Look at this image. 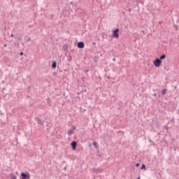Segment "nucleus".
Instances as JSON below:
<instances>
[{
	"instance_id": "1",
	"label": "nucleus",
	"mask_w": 179,
	"mask_h": 179,
	"mask_svg": "<svg viewBox=\"0 0 179 179\" xmlns=\"http://www.w3.org/2000/svg\"><path fill=\"white\" fill-rule=\"evenodd\" d=\"M153 64L155 68H159V66H160V64H162V60H160L159 58H157L154 61Z\"/></svg>"
},
{
	"instance_id": "2",
	"label": "nucleus",
	"mask_w": 179,
	"mask_h": 179,
	"mask_svg": "<svg viewBox=\"0 0 179 179\" xmlns=\"http://www.w3.org/2000/svg\"><path fill=\"white\" fill-rule=\"evenodd\" d=\"M21 177H22V179H30V173H21Z\"/></svg>"
},
{
	"instance_id": "3",
	"label": "nucleus",
	"mask_w": 179,
	"mask_h": 179,
	"mask_svg": "<svg viewBox=\"0 0 179 179\" xmlns=\"http://www.w3.org/2000/svg\"><path fill=\"white\" fill-rule=\"evenodd\" d=\"M118 31H120V29H116L113 31V37H115V38H118V37H120V34H118Z\"/></svg>"
},
{
	"instance_id": "4",
	"label": "nucleus",
	"mask_w": 179,
	"mask_h": 179,
	"mask_svg": "<svg viewBox=\"0 0 179 179\" xmlns=\"http://www.w3.org/2000/svg\"><path fill=\"white\" fill-rule=\"evenodd\" d=\"M71 146H72V149L73 150H76V146L78 145V143L76 141H72V143H71Z\"/></svg>"
},
{
	"instance_id": "5",
	"label": "nucleus",
	"mask_w": 179,
	"mask_h": 179,
	"mask_svg": "<svg viewBox=\"0 0 179 179\" xmlns=\"http://www.w3.org/2000/svg\"><path fill=\"white\" fill-rule=\"evenodd\" d=\"M36 120L37 121L39 125H44V121L41 120L39 117H36Z\"/></svg>"
},
{
	"instance_id": "6",
	"label": "nucleus",
	"mask_w": 179,
	"mask_h": 179,
	"mask_svg": "<svg viewBox=\"0 0 179 179\" xmlns=\"http://www.w3.org/2000/svg\"><path fill=\"white\" fill-rule=\"evenodd\" d=\"M77 47L78 48H85V43L83 42H79Z\"/></svg>"
},
{
	"instance_id": "7",
	"label": "nucleus",
	"mask_w": 179,
	"mask_h": 179,
	"mask_svg": "<svg viewBox=\"0 0 179 179\" xmlns=\"http://www.w3.org/2000/svg\"><path fill=\"white\" fill-rule=\"evenodd\" d=\"M52 68H53V69H55V68H57V62H54L52 64Z\"/></svg>"
},
{
	"instance_id": "8",
	"label": "nucleus",
	"mask_w": 179,
	"mask_h": 179,
	"mask_svg": "<svg viewBox=\"0 0 179 179\" xmlns=\"http://www.w3.org/2000/svg\"><path fill=\"white\" fill-rule=\"evenodd\" d=\"M92 145L94 146V148H96V149H99V146H97V142L94 141Z\"/></svg>"
},
{
	"instance_id": "9",
	"label": "nucleus",
	"mask_w": 179,
	"mask_h": 179,
	"mask_svg": "<svg viewBox=\"0 0 179 179\" xmlns=\"http://www.w3.org/2000/svg\"><path fill=\"white\" fill-rule=\"evenodd\" d=\"M166 93H167V89H164L162 91V94H163V96H164V94H166Z\"/></svg>"
},
{
	"instance_id": "10",
	"label": "nucleus",
	"mask_w": 179,
	"mask_h": 179,
	"mask_svg": "<svg viewBox=\"0 0 179 179\" xmlns=\"http://www.w3.org/2000/svg\"><path fill=\"white\" fill-rule=\"evenodd\" d=\"M166 59V55H162L159 57L160 61H162V59Z\"/></svg>"
},
{
	"instance_id": "11",
	"label": "nucleus",
	"mask_w": 179,
	"mask_h": 179,
	"mask_svg": "<svg viewBox=\"0 0 179 179\" xmlns=\"http://www.w3.org/2000/svg\"><path fill=\"white\" fill-rule=\"evenodd\" d=\"M63 48L65 51H68V45H64Z\"/></svg>"
},
{
	"instance_id": "12",
	"label": "nucleus",
	"mask_w": 179,
	"mask_h": 179,
	"mask_svg": "<svg viewBox=\"0 0 179 179\" xmlns=\"http://www.w3.org/2000/svg\"><path fill=\"white\" fill-rule=\"evenodd\" d=\"M141 170L146 171V166H145V164H142Z\"/></svg>"
},
{
	"instance_id": "13",
	"label": "nucleus",
	"mask_w": 179,
	"mask_h": 179,
	"mask_svg": "<svg viewBox=\"0 0 179 179\" xmlns=\"http://www.w3.org/2000/svg\"><path fill=\"white\" fill-rule=\"evenodd\" d=\"M72 134H73V131L71 129L68 131V135H71Z\"/></svg>"
},
{
	"instance_id": "14",
	"label": "nucleus",
	"mask_w": 179,
	"mask_h": 179,
	"mask_svg": "<svg viewBox=\"0 0 179 179\" xmlns=\"http://www.w3.org/2000/svg\"><path fill=\"white\" fill-rule=\"evenodd\" d=\"M67 61H69V62H71V61H72V57H69L67 58Z\"/></svg>"
},
{
	"instance_id": "15",
	"label": "nucleus",
	"mask_w": 179,
	"mask_h": 179,
	"mask_svg": "<svg viewBox=\"0 0 179 179\" xmlns=\"http://www.w3.org/2000/svg\"><path fill=\"white\" fill-rule=\"evenodd\" d=\"M11 179H17V178L15 175H12L11 176Z\"/></svg>"
},
{
	"instance_id": "16",
	"label": "nucleus",
	"mask_w": 179,
	"mask_h": 179,
	"mask_svg": "<svg viewBox=\"0 0 179 179\" xmlns=\"http://www.w3.org/2000/svg\"><path fill=\"white\" fill-rule=\"evenodd\" d=\"M17 40L18 41H22V37H17Z\"/></svg>"
},
{
	"instance_id": "17",
	"label": "nucleus",
	"mask_w": 179,
	"mask_h": 179,
	"mask_svg": "<svg viewBox=\"0 0 179 179\" xmlns=\"http://www.w3.org/2000/svg\"><path fill=\"white\" fill-rule=\"evenodd\" d=\"M10 37H11L12 38H13V37H15V35H14L13 34H10Z\"/></svg>"
},
{
	"instance_id": "18",
	"label": "nucleus",
	"mask_w": 179,
	"mask_h": 179,
	"mask_svg": "<svg viewBox=\"0 0 179 179\" xmlns=\"http://www.w3.org/2000/svg\"><path fill=\"white\" fill-rule=\"evenodd\" d=\"M139 166H141V164H136V167H139Z\"/></svg>"
},
{
	"instance_id": "19",
	"label": "nucleus",
	"mask_w": 179,
	"mask_h": 179,
	"mask_svg": "<svg viewBox=\"0 0 179 179\" xmlns=\"http://www.w3.org/2000/svg\"><path fill=\"white\" fill-rule=\"evenodd\" d=\"M73 131H75L76 129V127L75 126H73Z\"/></svg>"
},
{
	"instance_id": "20",
	"label": "nucleus",
	"mask_w": 179,
	"mask_h": 179,
	"mask_svg": "<svg viewBox=\"0 0 179 179\" xmlns=\"http://www.w3.org/2000/svg\"><path fill=\"white\" fill-rule=\"evenodd\" d=\"M20 55H23V52H21L20 53Z\"/></svg>"
},
{
	"instance_id": "21",
	"label": "nucleus",
	"mask_w": 179,
	"mask_h": 179,
	"mask_svg": "<svg viewBox=\"0 0 179 179\" xmlns=\"http://www.w3.org/2000/svg\"><path fill=\"white\" fill-rule=\"evenodd\" d=\"M73 4V1L70 2V5Z\"/></svg>"
},
{
	"instance_id": "22",
	"label": "nucleus",
	"mask_w": 179,
	"mask_h": 179,
	"mask_svg": "<svg viewBox=\"0 0 179 179\" xmlns=\"http://www.w3.org/2000/svg\"><path fill=\"white\" fill-rule=\"evenodd\" d=\"M31 39L30 38H28L27 41H30Z\"/></svg>"
},
{
	"instance_id": "23",
	"label": "nucleus",
	"mask_w": 179,
	"mask_h": 179,
	"mask_svg": "<svg viewBox=\"0 0 179 179\" xmlns=\"http://www.w3.org/2000/svg\"><path fill=\"white\" fill-rule=\"evenodd\" d=\"M142 33H143V34H145V31L143 30V31H142Z\"/></svg>"
},
{
	"instance_id": "24",
	"label": "nucleus",
	"mask_w": 179,
	"mask_h": 179,
	"mask_svg": "<svg viewBox=\"0 0 179 179\" xmlns=\"http://www.w3.org/2000/svg\"><path fill=\"white\" fill-rule=\"evenodd\" d=\"M154 96H157V94L155 93V94H154Z\"/></svg>"
},
{
	"instance_id": "25",
	"label": "nucleus",
	"mask_w": 179,
	"mask_h": 179,
	"mask_svg": "<svg viewBox=\"0 0 179 179\" xmlns=\"http://www.w3.org/2000/svg\"><path fill=\"white\" fill-rule=\"evenodd\" d=\"M113 61L115 62V58H113Z\"/></svg>"
},
{
	"instance_id": "26",
	"label": "nucleus",
	"mask_w": 179,
	"mask_h": 179,
	"mask_svg": "<svg viewBox=\"0 0 179 179\" xmlns=\"http://www.w3.org/2000/svg\"><path fill=\"white\" fill-rule=\"evenodd\" d=\"M107 79H110V76H108V77H107Z\"/></svg>"
},
{
	"instance_id": "27",
	"label": "nucleus",
	"mask_w": 179,
	"mask_h": 179,
	"mask_svg": "<svg viewBox=\"0 0 179 179\" xmlns=\"http://www.w3.org/2000/svg\"><path fill=\"white\" fill-rule=\"evenodd\" d=\"M3 47H6V44H4Z\"/></svg>"
},
{
	"instance_id": "28",
	"label": "nucleus",
	"mask_w": 179,
	"mask_h": 179,
	"mask_svg": "<svg viewBox=\"0 0 179 179\" xmlns=\"http://www.w3.org/2000/svg\"><path fill=\"white\" fill-rule=\"evenodd\" d=\"M64 170H66V167H64Z\"/></svg>"
},
{
	"instance_id": "29",
	"label": "nucleus",
	"mask_w": 179,
	"mask_h": 179,
	"mask_svg": "<svg viewBox=\"0 0 179 179\" xmlns=\"http://www.w3.org/2000/svg\"><path fill=\"white\" fill-rule=\"evenodd\" d=\"M137 179H141V177H138Z\"/></svg>"
},
{
	"instance_id": "30",
	"label": "nucleus",
	"mask_w": 179,
	"mask_h": 179,
	"mask_svg": "<svg viewBox=\"0 0 179 179\" xmlns=\"http://www.w3.org/2000/svg\"><path fill=\"white\" fill-rule=\"evenodd\" d=\"M129 11L131 12V9H129Z\"/></svg>"
},
{
	"instance_id": "31",
	"label": "nucleus",
	"mask_w": 179,
	"mask_h": 179,
	"mask_svg": "<svg viewBox=\"0 0 179 179\" xmlns=\"http://www.w3.org/2000/svg\"><path fill=\"white\" fill-rule=\"evenodd\" d=\"M94 59H96V57H94Z\"/></svg>"
}]
</instances>
